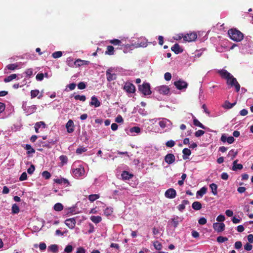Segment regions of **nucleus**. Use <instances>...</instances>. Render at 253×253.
<instances>
[{
  "instance_id": "obj_21",
  "label": "nucleus",
  "mask_w": 253,
  "mask_h": 253,
  "mask_svg": "<svg viewBox=\"0 0 253 253\" xmlns=\"http://www.w3.org/2000/svg\"><path fill=\"white\" fill-rule=\"evenodd\" d=\"M89 104L90 106H94L95 107H98L100 106V102L96 96H93L91 97V101Z\"/></svg>"
},
{
  "instance_id": "obj_49",
  "label": "nucleus",
  "mask_w": 253,
  "mask_h": 253,
  "mask_svg": "<svg viewBox=\"0 0 253 253\" xmlns=\"http://www.w3.org/2000/svg\"><path fill=\"white\" fill-rule=\"evenodd\" d=\"M59 159L61 162L62 165L66 164L68 161V158L67 156L65 155H61L59 157Z\"/></svg>"
},
{
  "instance_id": "obj_38",
  "label": "nucleus",
  "mask_w": 253,
  "mask_h": 253,
  "mask_svg": "<svg viewBox=\"0 0 253 253\" xmlns=\"http://www.w3.org/2000/svg\"><path fill=\"white\" fill-rule=\"evenodd\" d=\"M16 77H17L16 74H11L10 76H8L7 77L5 78L4 79V82L5 83L9 82L11 81L12 80H13V79H16Z\"/></svg>"
},
{
  "instance_id": "obj_56",
  "label": "nucleus",
  "mask_w": 253,
  "mask_h": 253,
  "mask_svg": "<svg viewBox=\"0 0 253 253\" xmlns=\"http://www.w3.org/2000/svg\"><path fill=\"white\" fill-rule=\"evenodd\" d=\"M227 240V238L222 236H219L217 238V241L219 243H223Z\"/></svg>"
},
{
  "instance_id": "obj_34",
  "label": "nucleus",
  "mask_w": 253,
  "mask_h": 253,
  "mask_svg": "<svg viewBox=\"0 0 253 253\" xmlns=\"http://www.w3.org/2000/svg\"><path fill=\"white\" fill-rule=\"evenodd\" d=\"M237 151L234 149H232L229 151L228 156L231 157L232 160L234 159L237 155Z\"/></svg>"
},
{
  "instance_id": "obj_42",
  "label": "nucleus",
  "mask_w": 253,
  "mask_h": 253,
  "mask_svg": "<svg viewBox=\"0 0 253 253\" xmlns=\"http://www.w3.org/2000/svg\"><path fill=\"white\" fill-rule=\"evenodd\" d=\"M66 62L67 65L71 67H75V61L72 57H68L67 59Z\"/></svg>"
},
{
  "instance_id": "obj_55",
  "label": "nucleus",
  "mask_w": 253,
  "mask_h": 253,
  "mask_svg": "<svg viewBox=\"0 0 253 253\" xmlns=\"http://www.w3.org/2000/svg\"><path fill=\"white\" fill-rule=\"evenodd\" d=\"M42 176L45 178V179H48L51 177L50 173L47 171H44L42 172Z\"/></svg>"
},
{
  "instance_id": "obj_52",
  "label": "nucleus",
  "mask_w": 253,
  "mask_h": 253,
  "mask_svg": "<svg viewBox=\"0 0 253 253\" xmlns=\"http://www.w3.org/2000/svg\"><path fill=\"white\" fill-rule=\"evenodd\" d=\"M12 211L13 213H17L19 211V209L16 204H13L12 207Z\"/></svg>"
},
{
  "instance_id": "obj_62",
  "label": "nucleus",
  "mask_w": 253,
  "mask_h": 253,
  "mask_svg": "<svg viewBox=\"0 0 253 253\" xmlns=\"http://www.w3.org/2000/svg\"><path fill=\"white\" fill-rule=\"evenodd\" d=\"M199 224L200 225H204L207 222V219L204 217H201L198 220Z\"/></svg>"
},
{
  "instance_id": "obj_27",
  "label": "nucleus",
  "mask_w": 253,
  "mask_h": 253,
  "mask_svg": "<svg viewBox=\"0 0 253 253\" xmlns=\"http://www.w3.org/2000/svg\"><path fill=\"white\" fill-rule=\"evenodd\" d=\"M183 153V159L184 160L187 159L188 157L191 155V152L190 149L188 148H184L182 150Z\"/></svg>"
},
{
  "instance_id": "obj_43",
  "label": "nucleus",
  "mask_w": 253,
  "mask_h": 253,
  "mask_svg": "<svg viewBox=\"0 0 253 253\" xmlns=\"http://www.w3.org/2000/svg\"><path fill=\"white\" fill-rule=\"evenodd\" d=\"M99 197H100V196L98 194H92V195H89L88 200L90 202H93V201H95L96 200L99 199Z\"/></svg>"
},
{
  "instance_id": "obj_54",
  "label": "nucleus",
  "mask_w": 253,
  "mask_h": 253,
  "mask_svg": "<svg viewBox=\"0 0 253 253\" xmlns=\"http://www.w3.org/2000/svg\"><path fill=\"white\" fill-rule=\"evenodd\" d=\"M147 44L146 42H138L137 43H135V47H146Z\"/></svg>"
},
{
  "instance_id": "obj_8",
  "label": "nucleus",
  "mask_w": 253,
  "mask_h": 253,
  "mask_svg": "<svg viewBox=\"0 0 253 253\" xmlns=\"http://www.w3.org/2000/svg\"><path fill=\"white\" fill-rule=\"evenodd\" d=\"M174 84L176 88L179 90L185 89L188 86V84L186 82L180 80L174 82Z\"/></svg>"
},
{
  "instance_id": "obj_29",
  "label": "nucleus",
  "mask_w": 253,
  "mask_h": 253,
  "mask_svg": "<svg viewBox=\"0 0 253 253\" xmlns=\"http://www.w3.org/2000/svg\"><path fill=\"white\" fill-rule=\"evenodd\" d=\"M189 204V202L187 200H183L181 204L177 206V209L180 211H182L185 208L186 205Z\"/></svg>"
},
{
  "instance_id": "obj_17",
  "label": "nucleus",
  "mask_w": 253,
  "mask_h": 253,
  "mask_svg": "<svg viewBox=\"0 0 253 253\" xmlns=\"http://www.w3.org/2000/svg\"><path fill=\"white\" fill-rule=\"evenodd\" d=\"M220 140L223 143L227 142L228 144H232L235 141V139L233 136L227 137L225 134L221 135Z\"/></svg>"
},
{
  "instance_id": "obj_4",
  "label": "nucleus",
  "mask_w": 253,
  "mask_h": 253,
  "mask_svg": "<svg viewBox=\"0 0 253 253\" xmlns=\"http://www.w3.org/2000/svg\"><path fill=\"white\" fill-rule=\"evenodd\" d=\"M159 125L161 128L165 129V131H169L172 127L171 122L166 118H159Z\"/></svg>"
},
{
  "instance_id": "obj_22",
  "label": "nucleus",
  "mask_w": 253,
  "mask_h": 253,
  "mask_svg": "<svg viewBox=\"0 0 253 253\" xmlns=\"http://www.w3.org/2000/svg\"><path fill=\"white\" fill-rule=\"evenodd\" d=\"M171 220L174 228H176L179 222L182 221V219L178 216H174L171 219Z\"/></svg>"
},
{
  "instance_id": "obj_33",
  "label": "nucleus",
  "mask_w": 253,
  "mask_h": 253,
  "mask_svg": "<svg viewBox=\"0 0 253 253\" xmlns=\"http://www.w3.org/2000/svg\"><path fill=\"white\" fill-rule=\"evenodd\" d=\"M90 219L95 224L99 223L102 220V218L100 216H91Z\"/></svg>"
},
{
  "instance_id": "obj_30",
  "label": "nucleus",
  "mask_w": 253,
  "mask_h": 253,
  "mask_svg": "<svg viewBox=\"0 0 253 253\" xmlns=\"http://www.w3.org/2000/svg\"><path fill=\"white\" fill-rule=\"evenodd\" d=\"M24 148L27 150V154L28 155L34 154L35 152V150L30 144H26L24 147Z\"/></svg>"
},
{
  "instance_id": "obj_10",
  "label": "nucleus",
  "mask_w": 253,
  "mask_h": 253,
  "mask_svg": "<svg viewBox=\"0 0 253 253\" xmlns=\"http://www.w3.org/2000/svg\"><path fill=\"white\" fill-rule=\"evenodd\" d=\"M225 226V224L223 222H215L212 225L214 230L217 232H221L224 231Z\"/></svg>"
},
{
  "instance_id": "obj_6",
  "label": "nucleus",
  "mask_w": 253,
  "mask_h": 253,
  "mask_svg": "<svg viewBox=\"0 0 253 253\" xmlns=\"http://www.w3.org/2000/svg\"><path fill=\"white\" fill-rule=\"evenodd\" d=\"M139 89L145 95H150L151 93L150 84L148 83H143L139 86Z\"/></svg>"
},
{
  "instance_id": "obj_2",
  "label": "nucleus",
  "mask_w": 253,
  "mask_h": 253,
  "mask_svg": "<svg viewBox=\"0 0 253 253\" xmlns=\"http://www.w3.org/2000/svg\"><path fill=\"white\" fill-rule=\"evenodd\" d=\"M72 172L73 176L79 178L85 175V170L84 167L79 163H74L72 167Z\"/></svg>"
},
{
  "instance_id": "obj_14",
  "label": "nucleus",
  "mask_w": 253,
  "mask_h": 253,
  "mask_svg": "<svg viewBox=\"0 0 253 253\" xmlns=\"http://www.w3.org/2000/svg\"><path fill=\"white\" fill-rule=\"evenodd\" d=\"M124 89L128 93H133L135 91L134 85L130 83H126L124 85Z\"/></svg>"
},
{
  "instance_id": "obj_58",
  "label": "nucleus",
  "mask_w": 253,
  "mask_h": 253,
  "mask_svg": "<svg viewBox=\"0 0 253 253\" xmlns=\"http://www.w3.org/2000/svg\"><path fill=\"white\" fill-rule=\"evenodd\" d=\"M225 217L224 215L222 214H220L216 217V221L218 222H223L225 220Z\"/></svg>"
},
{
  "instance_id": "obj_3",
  "label": "nucleus",
  "mask_w": 253,
  "mask_h": 253,
  "mask_svg": "<svg viewBox=\"0 0 253 253\" xmlns=\"http://www.w3.org/2000/svg\"><path fill=\"white\" fill-rule=\"evenodd\" d=\"M228 34L230 38L234 41L240 42L243 39V34L236 29H230Z\"/></svg>"
},
{
  "instance_id": "obj_50",
  "label": "nucleus",
  "mask_w": 253,
  "mask_h": 253,
  "mask_svg": "<svg viewBox=\"0 0 253 253\" xmlns=\"http://www.w3.org/2000/svg\"><path fill=\"white\" fill-rule=\"evenodd\" d=\"M175 144L174 141L172 140H169L166 143V145L167 147L171 148L173 147Z\"/></svg>"
},
{
  "instance_id": "obj_18",
  "label": "nucleus",
  "mask_w": 253,
  "mask_h": 253,
  "mask_svg": "<svg viewBox=\"0 0 253 253\" xmlns=\"http://www.w3.org/2000/svg\"><path fill=\"white\" fill-rule=\"evenodd\" d=\"M175 160V157L172 154H168L165 157V161L168 164L170 165L174 162Z\"/></svg>"
},
{
  "instance_id": "obj_16",
  "label": "nucleus",
  "mask_w": 253,
  "mask_h": 253,
  "mask_svg": "<svg viewBox=\"0 0 253 253\" xmlns=\"http://www.w3.org/2000/svg\"><path fill=\"white\" fill-rule=\"evenodd\" d=\"M65 224L70 229H73L75 228L76 225V220L75 218H70L67 219L65 221Z\"/></svg>"
},
{
  "instance_id": "obj_57",
  "label": "nucleus",
  "mask_w": 253,
  "mask_h": 253,
  "mask_svg": "<svg viewBox=\"0 0 253 253\" xmlns=\"http://www.w3.org/2000/svg\"><path fill=\"white\" fill-rule=\"evenodd\" d=\"M243 168V165L241 164H237L235 166H233L232 170L234 171H237V170L241 169Z\"/></svg>"
},
{
  "instance_id": "obj_46",
  "label": "nucleus",
  "mask_w": 253,
  "mask_h": 253,
  "mask_svg": "<svg viewBox=\"0 0 253 253\" xmlns=\"http://www.w3.org/2000/svg\"><path fill=\"white\" fill-rule=\"evenodd\" d=\"M40 91L38 89L32 90L31 91V97L34 98L39 95Z\"/></svg>"
},
{
  "instance_id": "obj_25",
  "label": "nucleus",
  "mask_w": 253,
  "mask_h": 253,
  "mask_svg": "<svg viewBox=\"0 0 253 253\" xmlns=\"http://www.w3.org/2000/svg\"><path fill=\"white\" fill-rule=\"evenodd\" d=\"M121 176L124 180H128L133 177V174L126 171H124L121 174Z\"/></svg>"
},
{
  "instance_id": "obj_36",
  "label": "nucleus",
  "mask_w": 253,
  "mask_h": 253,
  "mask_svg": "<svg viewBox=\"0 0 253 253\" xmlns=\"http://www.w3.org/2000/svg\"><path fill=\"white\" fill-rule=\"evenodd\" d=\"M113 212V209L111 207H107L106 208L104 211V214L107 216H108L109 215H111Z\"/></svg>"
},
{
  "instance_id": "obj_40",
  "label": "nucleus",
  "mask_w": 253,
  "mask_h": 253,
  "mask_svg": "<svg viewBox=\"0 0 253 253\" xmlns=\"http://www.w3.org/2000/svg\"><path fill=\"white\" fill-rule=\"evenodd\" d=\"M193 124L203 129H206V127L196 118H194L193 120Z\"/></svg>"
},
{
  "instance_id": "obj_39",
  "label": "nucleus",
  "mask_w": 253,
  "mask_h": 253,
  "mask_svg": "<svg viewBox=\"0 0 253 253\" xmlns=\"http://www.w3.org/2000/svg\"><path fill=\"white\" fill-rule=\"evenodd\" d=\"M192 208L195 210H199L202 208L201 204L199 202H194L192 205Z\"/></svg>"
},
{
  "instance_id": "obj_53",
  "label": "nucleus",
  "mask_w": 253,
  "mask_h": 253,
  "mask_svg": "<svg viewBox=\"0 0 253 253\" xmlns=\"http://www.w3.org/2000/svg\"><path fill=\"white\" fill-rule=\"evenodd\" d=\"M76 100H79L80 101H84L86 99V97L84 95H77L74 96Z\"/></svg>"
},
{
  "instance_id": "obj_51",
  "label": "nucleus",
  "mask_w": 253,
  "mask_h": 253,
  "mask_svg": "<svg viewBox=\"0 0 253 253\" xmlns=\"http://www.w3.org/2000/svg\"><path fill=\"white\" fill-rule=\"evenodd\" d=\"M62 55V52L61 51H56L52 53V57L54 58H58L61 57Z\"/></svg>"
},
{
  "instance_id": "obj_44",
  "label": "nucleus",
  "mask_w": 253,
  "mask_h": 253,
  "mask_svg": "<svg viewBox=\"0 0 253 253\" xmlns=\"http://www.w3.org/2000/svg\"><path fill=\"white\" fill-rule=\"evenodd\" d=\"M105 53L108 55H113L114 54V47L113 46L109 45L107 47V50Z\"/></svg>"
},
{
  "instance_id": "obj_63",
  "label": "nucleus",
  "mask_w": 253,
  "mask_h": 253,
  "mask_svg": "<svg viewBox=\"0 0 253 253\" xmlns=\"http://www.w3.org/2000/svg\"><path fill=\"white\" fill-rule=\"evenodd\" d=\"M73 250V247L71 246V245H67L65 250H64V251L66 252V253H71Z\"/></svg>"
},
{
  "instance_id": "obj_28",
  "label": "nucleus",
  "mask_w": 253,
  "mask_h": 253,
  "mask_svg": "<svg viewBox=\"0 0 253 253\" xmlns=\"http://www.w3.org/2000/svg\"><path fill=\"white\" fill-rule=\"evenodd\" d=\"M172 51L174 52L175 53L178 54L180 52H182V50L181 49L180 46L176 43L174 44L171 48Z\"/></svg>"
},
{
  "instance_id": "obj_23",
  "label": "nucleus",
  "mask_w": 253,
  "mask_h": 253,
  "mask_svg": "<svg viewBox=\"0 0 253 253\" xmlns=\"http://www.w3.org/2000/svg\"><path fill=\"white\" fill-rule=\"evenodd\" d=\"M122 46H124V52L125 53L127 52L130 50H132L135 47V44H122Z\"/></svg>"
},
{
  "instance_id": "obj_9",
  "label": "nucleus",
  "mask_w": 253,
  "mask_h": 253,
  "mask_svg": "<svg viewBox=\"0 0 253 253\" xmlns=\"http://www.w3.org/2000/svg\"><path fill=\"white\" fill-rule=\"evenodd\" d=\"M141 132V129L138 126H133L130 127L126 133L130 136H135L136 134H140Z\"/></svg>"
},
{
  "instance_id": "obj_20",
  "label": "nucleus",
  "mask_w": 253,
  "mask_h": 253,
  "mask_svg": "<svg viewBox=\"0 0 253 253\" xmlns=\"http://www.w3.org/2000/svg\"><path fill=\"white\" fill-rule=\"evenodd\" d=\"M89 64V61L78 59L75 61V65L76 67H80L83 65H87Z\"/></svg>"
},
{
  "instance_id": "obj_13",
  "label": "nucleus",
  "mask_w": 253,
  "mask_h": 253,
  "mask_svg": "<svg viewBox=\"0 0 253 253\" xmlns=\"http://www.w3.org/2000/svg\"><path fill=\"white\" fill-rule=\"evenodd\" d=\"M176 192L173 188H169L168 189L165 193V196L166 198L169 199H173L176 197Z\"/></svg>"
},
{
  "instance_id": "obj_1",
  "label": "nucleus",
  "mask_w": 253,
  "mask_h": 253,
  "mask_svg": "<svg viewBox=\"0 0 253 253\" xmlns=\"http://www.w3.org/2000/svg\"><path fill=\"white\" fill-rule=\"evenodd\" d=\"M217 73L221 77L226 80V83L231 87H235L237 92H239L240 89V85L237 82L236 79L228 72L227 70L222 69L217 70Z\"/></svg>"
},
{
  "instance_id": "obj_64",
  "label": "nucleus",
  "mask_w": 253,
  "mask_h": 253,
  "mask_svg": "<svg viewBox=\"0 0 253 253\" xmlns=\"http://www.w3.org/2000/svg\"><path fill=\"white\" fill-rule=\"evenodd\" d=\"M252 248H253V246L251 244H249V243H247L244 246L245 250L247 251H250L252 250Z\"/></svg>"
},
{
  "instance_id": "obj_35",
  "label": "nucleus",
  "mask_w": 253,
  "mask_h": 253,
  "mask_svg": "<svg viewBox=\"0 0 253 253\" xmlns=\"http://www.w3.org/2000/svg\"><path fill=\"white\" fill-rule=\"evenodd\" d=\"M235 104L236 103H231L228 101H226L222 105V107L225 109H230L232 108Z\"/></svg>"
},
{
  "instance_id": "obj_7",
  "label": "nucleus",
  "mask_w": 253,
  "mask_h": 253,
  "mask_svg": "<svg viewBox=\"0 0 253 253\" xmlns=\"http://www.w3.org/2000/svg\"><path fill=\"white\" fill-rule=\"evenodd\" d=\"M156 90L162 95H168L170 93L169 87L166 85H161L156 87Z\"/></svg>"
},
{
  "instance_id": "obj_24",
  "label": "nucleus",
  "mask_w": 253,
  "mask_h": 253,
  "mask_svg": "<svg viewBox=\"0 0 253 253\" xmlns=\"http://www.w3.org/2000/svg\"><path fill=\"white\" fill-rule=\"evenodd\" d=\"M54 181L58 184H64L67 186L70 185L69 181L67 179L64 178L54 179Z\"/></svg>"
},
{
  "instance_id": "obj_45",
  "label": "nucleus",
  "mask_w": 253,
  "mask_h": 253,
  "mask_svg": "<svg viewBox=\"0 0 253 253\" xmlns=\"http://www.w3.org/2000/svg\"><path fill=\"white\" fill-rule=\"evenodd\" d=\"M48 249L52 253H55L58 252V246L56 245H51L48 247Z\"/></svg>"
},
{
  "instance_id": "obj_26",
  "label": "nucleus",
  "mask_w": 253,
  "mask_h": 253,
  "mask_svg": "<svg viewBox=\"0 0 253 253\" xmlns=\"http://www.w3.org/2000/svg\"><path fill=\"white\" fill-rule=\"evenodd\" d=\"M127 38H126L127 39ZM126 40V39L125 38H124V39H122L121 40H118V39H114V40H110V43H111V44H113L115 45H121L122 46V43H123V42L125 41Z\"/></svg>"
},
{
  "instance_id": "obj_11",
  "label": "nucleus",
  "mask_w": 253,
  "mask_h": 253,
  "mask_svg": "<svg viewBox=\"0 0 253 253\" xmlns=\"http://www.w3.org/2000/svg\"><path fill=\"white\" fill-rule=\"evenodd\" d=\"M22 65H23V64L21 62L10 64L7 65L6 66L4 70H6V69H8V70L14 71L15 70L21 68Z\"/></svg>"
},
{
  "instance_id": "obj_5",
  "label": "nucleus",
  "mask_w": 253,
  "mask_h": 253,
  "mask_svg": "<svg viewBox=\"0 0 253 253\" xmlns=\"http://www.w3.org/2000/svg\"><path fill=\"white\" fill-rule=\"evenodd\" d=\"M22 108L24 111V113L27 115H30L33 113H34L37 110V106L35 105H32L31 106H27L26 105V103L24 102L22 104Z\"/></svg>"
},
{
  "instance_id": "obj_32",
  "label": "nucleus",
  "mask_w": 253,
  "mask_h": 253,
  "mask_svg": "<svg viewBox=\"0 0 253 253\" xmlns=\"http://www.w3.org/2000/svg\"><path fill=\"white\" fill-rule=\"evenodd\" d=\"M207 191V188L205 187H203L197 192V196H199L200 197H202L206 193Z\"/></svg>"
},
{
  "instance_id": "obj_19",
  "label": "nucleus",
  "mask_w": 253,
  "mask_h": 253,
  "mask_svg": "<svg viewBox=\"0 0 253 253\" xmlns=\"http://www.w3.org/2000/svg\"><path fill=\"white\" fill-rule=\"evenodd\" d=\"M66 127L68 133H72L74 131V122L72 120H69L66 124Z\"/></svg>"
},
{
  "instance_id": "obj_59",
  "label": "nucleus",
  "mask_w": 253,
  "mask_h": 253,
  "mask_svg": "<svg viewBox=\"0 0 253 253\" xmlns=\"http://www.w3.org/2000/svg\"><path fill=\"white\" fill-rule=\"evenodd\" d=\"M27 77H30L33 75V70L32 69H28L25 72Z\"/></svg>"
},
{
  "instance_id": "obj_15",
  "label": "nucleus",
  "mask_w": 253,
  "mask_h": 253,
  "mask_svg": "<svg viewBox=\"0 0 253 253\" xmlns=\"http://www.w3.org/2000/svg\"><path fill=\"white\" fill-rule=\"evenodd\" d=\"M197 34L195 33L187 34L184 36V41L191 42L195 41L197 38Z\"/></svg>"
},
{
  "instance_id": "obj_47",
  "label": "nucleus",
  "mask_w": 253,
  "mask_h": 253,
  "mask_svg": "<svg viewBox=\"0 0 253 253\" xmlns=\"http://www.w3.org/2000/svg\"><path fill=\"white\" fill-rule=\"evenodd\" d=\"M153 245L156 250L160 251L162 249V244L158 241H155L153 243Z\"/></svg>"
},
{
  "instance_id": "obj_37",
  "label": "nucleus",
  "mask_w": 253,
  "mask_h": 253,
  "mask_svg": "<svg viewBox=\"0 0 253 253\" xmlns=\"http://www.w3.org/2000/svg\"><path fill=\"white\" fill-rule=\"evenodd\" d=\"M110 248H114L115 250L111 252V253H119V246L117 244L112 243L110 245Z\"/></svg>"
},
{
  "instance_id": "obj_41",
  "label": "nucleus",
  "mask_w": 253,
  "mask_h": 253,
  "mask_svg": "<svg viewBox=\"0 0 253 253\" xmlns=\"http://www.w3.org/2000/svg\"><path fill=\"white\" fill-rule=\"evenodd\" d=\"M63 209V206L60 203H57L54 206V210L57 211H61Z\"/></svg>"
},
{
  "instance_id": "obj_31",
  "label": "nucleus",
  "mask_w": 253,
  "mask_h": 253,
  "mask_svg": "<svg viewBox=\"0 0 253 253\" xmlns=\"http://www.w3.org/2000/svg\"><path fill=\"white\" fill-rule=\"evenodd\" d=\"M210 187L211 190V192L213 195H216L217 194V186L215 183H211L210 185Z\"/></svg>"
},
{
  "instance_id": "obj_48",
  "label": "nucleus",
  "mask_w": 253,
  "mask_h": 253,
  "mask_svg": "<svg viewBox=\"0 0 253 253\" xmlns=\"http://www.w3.org/2000/svg\"><path fill=\"white\" fill-rule=\"evenodd\" d=\"M87 151V148L84 147H80L76 150V153L78 154H81L82 153L85 152Z\"/></svg>"
},
{
  "instance_id": "obj_12",
  "label": "nucleus",
  "mask_w": 253,
  "mask_h": 253,
  "mask_svg": "<svg viewBox=\"0 0 253 253\" xmlns=\"http://www.w3.org/2000/svg\"><path fill=\"white\" fill-rule=\"evenodd\" d=\"M113 69L110 68L108 69L106 71L107 80L108 82H111L116 80V75L115 73H113Z\"/></svg>"
},
{
  "instance_id": "obj_61",
  "label": "nucleus",
  "mask_w": 253,
  "mask_h": 253,
  "mask_svg": "<svg viewBox=\"0 0 253 253\" xmlns=\"http://www.w3.org/2000/svg\"><path fill=\"white\" fill-rule=\"evenodd\" d=\"M35 167L33 165H31V166L28 169H27V172L29 173V174H32L34 170H35Z\"/></svg>"
},
{
  "instance_id": "obj_60",
  "label": "nucleus",
  "mask_w": 253,
  "mask_h": 253,
  "mask_svg": "<svg viewBox=\"0 0 253 253\" xmlns=\"http://www.w3.org/2000/svg\"><path fill=\"white\" fill-rule=\"evenodd\" d=\"M164 78L166 81H170L171 79V75L170 73L167 72L165 74Z\"/></svg>"
}]
</instances>
